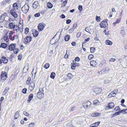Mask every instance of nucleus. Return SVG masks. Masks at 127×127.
<instances>
[{"mask_svg": "<svg viewBox=\"0 0 127 127\" xmlns=\"http://www.w3.org/2000/svg\"><path fill=\"white\" fill-rule=\"evenodd\" d=\"M7 46L6 44L5 43H1V47L3 48H6Z\"/></svg>", "mask_w": 127, "mask_h": 127, "instance_id": "obj_36", "label": "nucleus"}, {"mask_svg": "<svg viewBox=\"0 0 127 127\" xmlns=\"http://www.w3.org/2000/svg\"><path fill=\"white\" fill-rule=\"evenodd\" d=\"M55 73L54 72H52L51 74L50 77L51 78L54 79L55 77Z\"/></svg>", "mask_w": 127, "mask_h": 127, "instance_id": "obj_34", "label": "nucleus"}, {"mask_svg": "<svg viewBox=\"0 0 127 127\" xmlns=\"http://www.w3.org/2000/svg\"><path fill=\"white\" fill-rule=\"evenodd\" d=\"M23 114L26 116L29 117L30 115L26 111H25L23 112Z\"/></svg>", "mask_w": 127, "mask_h": 127, "instance_id": "obj_48", "label": "nucleus"}, {"mask_svg": "<svg viewBox=\"0 0 127 127\" xmlns=\"http://www.w3.org/2000/svg\"><path fill=\"white\" fill-rule=\"evenodd\" d=\"M9 87H6L3 92V94L4 95H5L9 90Z\"/></svg>", "mask_w": 127, "mask_h": 127, "instance_id": "obj_23", "label": "nucleus"}, {"mask_svg": "<svg viewBox=\"0 0 127 127\" xmlns=\"http://www.w3.org/2000/svg\"><path fill=\"white\" fill-rule=\"evenodd\" d=\"M14 51V53L15 54H17L18 53V48H15L13 50Z\"/></svg>", "mask_w": 127, "mask_h": 127, "instance_id": "obj_49", "label": "nucleus"}, {"mask_svg": "<svg viewBox=\"0 0 127 127\" xmlns=\"http://www.w3.org/2000/svg\"><path fill=\"white\" fill-rule=\"evenodd\" d=\"M35 87V83L33 82H31L29 86L28 90L31 91L34 89Z\"/></svg>", "mask_w": 127, "mask_h": 127, "instance_id": "obj_10", "label": "nucleus"}, {"mask_svg": "<svg viewBox=\"0 0 127 127\" xmlns=\"http://www.w3.org/2000/svg\"><path fill=\"white\" fill-rule=\"evenodd\" d=\"M7 13H3L2 15L1 16L3 17H4V18H5V17H6L7 16Z\"/></svg>", "mask_w": 127, "mask_h": 127, "instance_id": "obj_58", "label": "nucleus"}, {"mask_svg": "<svg viewBox=\"0 0 127 127\" xmlns=\"http://www.w3.org/2000/svg\"><path fill=\"white\" fill-rule=\"evenodd\" d=\"M29 5L27 4H25L21 8L22 10V12L24 14H26L29 10Z\"/></svg>", "mask_w": 127, "mask_h": 127, "instance_id": "obj_3", "label": "nucleus"}, {"mask_svg": "<svg viewBox=\"0 0 127 127\" xmlns=\"http://www.w3.org/2000/svg\"><path fill=\"white\" fill-rule=\"evenodd\" d=\"M78 64L76 63L73 64L71 66V68L73 70H74L75 68L76 65H78Z\"/></svg>", "mask_w": 127, "mask_h": 127, "instance_id": "obj_29", "label": "nucleus"}, {"mask_svg": "<svg viewBox=\"0 0 127 127\" xmlns=\"http://www.w3.org/2000/svg\"><path fill=\"white\" fill-rule=\"evenodd\" d=\"M67 80V79L66 77L65 78L64 77H61L60 78H59V81L60 83H62L64 81H66Z\"/></svg>", "mask_w": 127, "mask_h": 127, "instance_id": "obj_18", "label": "nucleus"}, {"mask_svg": "<svg viewBox=\"0 0 127 127\" xmlns=\"http://www.w3.org/2000/svg\"><path fill=\"white\" fill-rule=\"evenodd\" d=\"M80 58L78 57H77L75 58V60L76 61H77V62L79 61L80 60Z\"/></svg>", "mask_w": 127, "mask_h": 127, "instance_id": "obj_62", "label": "nucleus"}, {"mask_svg": "<svg viewBox=\"0 0 127 127\" xmlns=\"http://www.w3.org/2000/svg\"><path fill=\"white\" fill-rule=\"evenodd\" d=\"M69 52L70 51H69L67 50H66V54L65 55L64 57H66V56L67 55V58H68L69 56L70 55Z\"/></svg>", "mask_w": 127, "mask_h": 127, "instance_id": "obj_38", "label": "nucleus"}, {"mask_svg": "<svg viewBox=\"0 0 127 127\" xmlns=\"http://www.w3.org/2000/svg\"><path fill=\"white\" fill-rule=\"evenodd\" d=\"M93 116L94 117L99 116L101 115V114L100 113H95L92 114Z\"/></svg>", "mask_w": 127, "mask_h": 127, "instance_id": "obj_28", "label": "nucleus"}, {"mask_svg": "<svg viewBox=\"0 0 127 127\" xmlns=\"http://www.w3.org/2000/svg\"><path fill=\"white\" fill-rule=\"evenodd\" d=\"M99 102V101L98 100H94V104L95 105H96L98 104Z\"/></svg>", "mask_w": 127, "mask_h": 127, "instance_id": "obj_50", "label": "nucleus"}, {"mask_svg": "<svg viewBox=\"0 0 127 127\" xmlns=\"http://www.w3.org/2000/svg\"><path fill=\"white\" fill-rule=\"evenodd\" d=\"M110 95L111 97H114L116 95V93L114 91H112L109 94L108 96Z\"/></svg>", "mask_w": 127, "mask_h": 127, "instance_id": "obj_32", "label": "nucleus"}, {"mask_svg": "<svg viewBox=\"0 0 127 127\" xmlns=\"http://www.w3.org/2000/svg\"><path fill=\"white\" fill-rule=\"evenodd\" d=\"M91 103L89 101H85L82 103V105L84 107L85 109L89 108L91 104Z\"/></svg>", "mask_w": 127, "mask_h": 127, "instance_id": "obj_5", "label": "nucleus"}, {"mask_svg": "<svg viewBox=\"0 0 127 127\" xmlns=\"http://www.w3.org/2000/svg\"><path fill=\"white\" fill-rule=\"evenodd\" d=\"M100 122H96L94 124H92L93 125H94L95 127H96L98 126L100 123Z\"/></svg>", "mask_w": 127, "mask_h": 127, "instance_id": "obj_40", "label": "nucleus"}, {"mask_svg": "<svg viewBox=\"0 0 127 127\" xmlns=\"http://www.w3.org/2000/svg\"><path fill=\"white\" fill-rule=\"evenodd\" d=\"M2 62L4 64H6L7 63L8 61L7 58L5 56H3L1 57Z\"/></svg>", "mask_w": 127, "mask_h": 127, "instance_id": "obj_13", "label": "nucleus"}, {"mask_svg": "<svg viewBox=\"0 0 127 127\" xmlns=\"http://www.w3.org/2000/svg\"><path fill=\"white\" fill-rule=\"evenodd\" d=\"M90 40V38L89 37H88L87 39H85L84 40V41L83 42V44H84L86 43L87 41H89Z\"/></svg>", "mask_w": 127, "mask_h": 127, "instance_id": "obj_45", "label": "nucleus"}, {"mask_svg": "<svg viewBox=\"0 0 127 127\" xmlns=\"http://www.w3.org/2000/svg\"><path fill=\"white\" fill-rule=\"evenodd\" d=\"M13 29L14 31H16V32L20 31L21 32L23 31V27H19V26L17 25H15Z\"/></svg>", "mask_w": 127, "mask_h": 127, "instance_id": "obj_4", "label": "nucleus"}, {"mask_svg": "<svg viewBox=\"0 0 127 127\" xmlns=\"http://www.w3.org/2000/svg\"><path fill=\"white\" fill-rule=\"evenodd\" d=\"M78 9L80 11H81L82 10V6L81 5H79L78 6Z\"/></svg>", "mask_w": 127, "mask_h": 127, "instance_id": "obj_53", "label": "nucleus"}, {"mask_svg": "<svg viewBox=\"0 0 127 127\" xmlns=\"http://www.w3.org/2000/svg\"><path fill=\"white\" fill-rule=\"evenodd\" d=\"M91 30V29H90L89 28H88V27L86 28L85 29V31L89 33L90 34L91 33H90V30Z\"/></svg>", "mask_w": 127, "mask_h": 127, "instance_id": "obj_51", "label": "nucleus"}, {"mask_svg": "<svg viewBox=\"0 0 127 127\" xmlns=\"http://www.w3.org/2000/svg\"><path fill=\"white\" fill-rule=\"evenodd\" d=\"M20 112V111H17L15 113L14 119H17L20 116L19 113Z\"/></svg>", "mask_w": 127, "mask_h": 127, "instance_id": "obj_19", "label": "nucleus"}, {"mask_svg": "<svg viewBox=\"0 0 127 127\" xmlns=\"http://www.w3.org/2000/svg\"><path fill=\"white\" fill-rule=\"evenodd\" d=\"M31 80V78L30 77H28V80L26 82L27 84L29 85L30 84V82Z\"/></svg>", "mask_w": 127, "mask_h": 127, "instance_id": "obj_39", "label": "nucleus"}, {"mask_svg": "<svg viewBox=\"0 0 127 127\" xmlns=\"http://www.w3.org/2000/svg\"><path fill=\"white\" fill-rule=\"evenodd\" d=\"M29 31V29L28 28H26L25 30V34H27Z\"/></svg>", "mask_w": 127, "mask_h": 127, "instance_id": "obj_43", "label": "nucleus"}, {"mask_svg": "<svg viewBox=\"0 0 127 127\" xmlns=\"http://www.w3.org/2000/svg\"><path fill=\"white\" fill-rule=\"evenodd\" d=\"M71 22V20L70 19H67L66 20V23L67 24H69Z\"/></svg>", "mask_w": 127, "mask_h": 127, "instance_id": "obj_59", "label": "nucleus"}, {"mask_svg": "<svg viewBox=\"0 0 127 127\" xmlns=\"http://www.w3.org/2000/svg\"><path fill=\"white\" fill-rule=\"evenodd\" d=\"M44 90L42 88H39V91L37 94V96L39 99H41L43 98L44 95Z\"/></svg>", "mask_w": 127, "mask_h": 127, "instance_id": "obj_1", "label": "nucleus"}, {"mask_svg": "<svg viewBox=\"0 0 127 127\" xmlns=\"http://www.w3.org/2000/svg\"><path fill=\"white\" fill-rule=\"evenodd\" d=\"M66 76L67 77L66 78L67 79V80H68L71 79L73 77V76L71 73H69L67 74Z\"/></svg>", "mask_w": 127, "mask_h": 127, "instance_id": "obj_20", "label": "nucleus"}, {"mask_svg": "<svg viewBox=\"0 0 127 127\" xmlns=\"http://www.w3.org/2000/svg\"><path fill=\"white\" fill-rule=\"evenodd\" d=\"M112 42L111 41L108 40H107L106 42V43L107 45H111L112 44Z\"/></svg>", "mask_w": 127, "mask_h": 127, "instance_id": "obj_35", "label": "nucleus"}, {"mask_svg": "<svg viewBox=\"0 0 127 127\" xmlns=\"http://www.w3.org/2000/svg\"><path fill=\"white\" fill-rule=\"evenodd\" d=\"M27 89L26 88L23 89L22 91V92L24 94H26L27 93Z\"/></svg>", "mask_w": 127, "mask_h": 127, "instance_id": "obj_42", "label": "nucleus"}, {"mask_svg": "<svg viewBox=\"0 0 127 127\" xmlns=\"http://www.w3.org/2000/svg\"><path fill=\"white\" fill-rule=\"evenodd\" d=\"M4 40L7 42H8L9 41V40L8 37L6 36H5L3 37Z\"/></svg>", "mask_w": 127, "mask_h": 127, "instance_id": "obj_31", "label": "nucleus"}, {"mask_svg": "<svg viewBox=\"0 0 127 127\" xmlns=\"http://www.w3.org/2000/svg\"><path fill=\"white\" fill-rule=\"evenodd\" d=\"M67 1V0H65L63 2L61 6L62 7H65Z\"/></svg>", "mask_w": 127, "mask_h": 127, "instance_id": "obj_30", "label": "nucleus"}, {"mask_svg": "<svg viewBox=\"0 0 127 127\" xmlns=\"http://www.w3.org/2000/svg\"><path fill=\"white\" fill-rule=\"evenodd\" d=\"M44 28V26L42 23H39L37 26L39 32H41L43 31Z\"/></svg>", "mask_w": 127, "mask_h": 127, "instance_id": "obj_9", "label": "nucleus"}, {"mask_svg": "<svg viewBox=\"0 0 127 127\" xmlns=\"http://www.w3.org/2000/svg\"><path fill=\"white\" fill-rule=\"evenodd\" d=\"M127 110V108L126 109H124V110H122V113L123 114H125V113H126V112H125V111Z\"/></svg>", "mask_w": 127, "mask_h": 127, "instance_id": "obj_61", "label": "nucleus"}, {"mask_svg": "<svg viewBox=\"0 0 127 127\" xmlns=\"http://www.w3.org/2000/svg\"><path fill=\"white\" fill-rule=\"evenodd\" d=\"M114 106V104L113 102H111L109 103L108 105L106 106L105 108V110H107L109 109L112 108Z\"/></svg>", "mask_w": 127, "mask_h": 127, "instance_id": "obj_7", "label": "nucleus"}, {"mask_svg": "<svg viewBox=\"0 0 127 127\" xmlns=\"http://www.w3.org/2000/svg\"><path fill=\"white\" fill-rule=\"evenodd\" d=\"M81 34V32H78L77 34V37H79Z\"/></svg>", "mask_w": 127, "mask_h": 127, "instance_id": "obj_60", "label": "nucleus"}, {"mask_svg": "<svg viewBox=\"0 0 127 127\" xmlns=\"http://www.w3.org/2000/svg\"><path fill=\"white\" fill-rule=\"evenodd\" d=\"M94 57V56L93 55H89L88 57V59L89 60H91Z\"/></svg>", "mask_w": 127, "mask_h": 127, "instance_id": "obj_55", "label": "nucleus"}, {"mask_svg": "<svg viewBox=\"0 0 127 127\" xmlns=\"http://www.w3.org/2000/svg\"><path fill=\"white\" fill-rule=\"evenodd\" d=\"M15 25L14 23H11L9 24L8 25V26L10 29H12L13 28Z\"/></svg>", "mask_w": 127, "mask_h": 127, "instance_id": "obj_24", "label": "nucleus"}, {"mask_svg": "<svg viewBox=\"0 0 127 127\" xmlns=\"http://www.w3.org/2000/svg\"><path fill=\"white\" fill-rule=\"evenodd\" d=\"M22 57V55H20L18 56V59L20 60H21Z\"/></svg>", "mask_w": 127, "mask_h": 127, "instance_id": "obj_64", "label": "nucleus"}, {"mask_svg": "<svg viewBox=\"0 0 127 127\" xmlns=\"http://www.w3.org/2000/svg\"><path fill=\"white\" fill-rule=\"evenodd\" d=\"M32 37L30 36H26L24 39V42L25 44L29 43L31 41Z\"/></svg>", "mask_w": 127, "mask_h": 127, "instance_id": "obj_6", "label": "nucleus"}, {"mask_svg": "<svg viewBox=\"0 0 127 127\" xmlns=\"http://www.w3.org/2000/svg\"><path fill=\"white\" fill-rule=\"evenodd\" d=\"M32 34L33 36L35 37H37L38 35V32L36 30H34L32 31Z\"/></svg>", "mask_w": 127, "mask_h": 127, "instance_id": "obj_15", "label": "nucleus"}, {"mask_svg": "<svg viewBox=\"0 0 127 127\" xmlns=\"http://www.w3.org/2000/svg\"><path fill=\"white\" fill-rule=\"evenodd\" d=\"M70 36L69 35L67 34L65 37V41H67L69 39Z\"/></svg>", "mask_w": 127, "mask_h": 127, "instance_id": "obj_33", "label": "nucleus"}, {"mask_svg": "<svg viewBox=\"0 0 127 127\" xmlns=\"http://www.w3.org/2000/svg\"><path fill=\"white\" fill-rule=\"evenodd\" d=\"M4 17H3L1 16L0 17V22H3L4 20Z\"/></svg>", "mask_w": 127, "mask_h": 127, "instance_id": "obj_52", "label": "nucleus"}, {"mask_svg": "<svg viewBox=\"0 0 127 127\" xmlns=\"http://www.w3.org/2000/svg\"><path fill=\"white\" fill-rule=\"evenodd\" d=\"M40 15L39 13H36L34 14V16L35 17H39Z\"/></svg>", "mask_w": 127, "mask_h": 127, "instance_id": "obj_56", "label": "nucleus"}, {"mask_svg": "<svg viewBox=\"0 0 127 127\" xmlns=\"http://www.w3.org/2000/svg\"><path fill=\"white\" fill-rule=\"evenodd\" d=\"M14 32L12 31H10L9 32V36H12V35L13 34Z\"/></svg>", "mask_w": 127, "mask_h": 127, "instance_id": "obj_63", "label": "nucleus"}, {"mask_svg": "<svg viewBox=\"0 0 127 127\" xmlns=\"http://www.w3.org/2000/svg\"><path fill=\"white\" fill-rule=\"evenodd\" d=\"M91 52V53H94L95 51V48L93 47H91L90 48Z\"/></svg>", "mask_w": 127, "mask_h": 127, "instance_id": "obj_47", "label": "nucleus"}, {"mask_svg": "<svg viewBox=\"0 0 127 127\" xmlns=\"http://www.w3.org/2000/svg\"><path fill=\"white\" fill-rule=\"evenodd\" d=\"M50 66V64L48 63H46L44 65V67L46 69H47L48 68H49Z\"/></svg>", "mask_w": 127, "mask_h": 127, "instance_id": "obj_37", "label": "nucleus"}, {"mask_svg": "<svg viewBox=\"0 0 127 127\" xmlns=\"http://www.w3.org/2000/svg\"><path fill=\"white\" fill-rule=\"evenodd\" d=\"M13 9L14 10H17L18 9V3L17 2L14 3L13 5Z\"/></svg>", "mask_w": 127, "mask_h": 127, "instance_id": "obj_16", "label": "nucleus"}, {"mask_svg": "<svg viewBox=\"0 0 127 127\" xmlns=\"http://www.w3.org/2000/svg\"><path fill=\"white\" fill-rule=\"evenodd\" d=\"M53 5L50 2H48L47 4V6L49 8H51L53 7Z\"/></svg>", "mask_w": 127, "mask_h": 127, "instance_id": "obj_27", "label": "nucleus"}, {"mask_svg": "<svg viewBox=\"0 0 127 127\" xmlns=\"http://www.w3.org/2000/svg\"><path fill=\"white\" fill-rule=\"evenodd\" d=\"M8 77L7 73L5 71H2L0 75V79L2 81H5Z\"/></svg>", "mask_w": 127, "mask_h": 127, "instance_id": "obj_2", "label": "nucleus"}, {"mask_svg": "<svg viewBox=\"0 0 127 127\" xmlns=\"http://www.w3.org/2000/svg\"><path fill=\"white\" fill-rule=\"evenodd\" d=\"M90 63L91 65L93 66H95L97 64V63L95 61H91Z\"/></svg>", "mask_w": 127, "mask_h": 127, "instance_id": "obj_22", "label": "nucleus"}, {"mask_svg": "<svg viewBox=\"0 0 127 127\" xmlns=\"http://www.w3.org/2000/svg\"><path fill=\"white\" fill-rule=\"evenodd\" d=\"M77 27V23H74L73 24V26L72 27V29H70L69 31H72V32H73L74 31V30Z\"/></svg>", "mask_w": 127, "mask_h": 127, "instance_id": "obj_26", "label": "nucleus"}, {"mask_svg": "<svg viewBox=\"0 0 127 127\" xmlns=\"http://www.w3.org/2000/svg\"><path fill=\"white\" fill-rule=\"evenodd\" d=\"M78 108L74 105L72 106L69 109L70 112L75 111L77 110Z\"/></svg>", "mask_w": 127, "mask_h": 127, "instance_id": "obj_14", "label": "nucleus"}, {"mask_svg": "<svg viewBox=\"0 0 127 127\" xmlns=\"http://www.w3.org/2000/svg\"><path fill=\"white\" fill-rule=\"evenodd\" d=\"M99 88H96L94 90L95 92V93L96 94L100 93V91H99Z\"/></svg>", "mask_w": 127, "mask_h": 127, "instance_id": "obj_41", "label": "nucleus"}, {"mask_svg": "<svg viewBox=\"0 0 127 127\" xmlns=\"http://www.w3.org/2000/svg\"><path fill=\"white\" fill-rule=\"evenodd\" d=\"M101 18L100 16H96V19L97 22H99L100 21Z\"/></svg>", "mask_w": 127, "mask_h": 127, "instance_id": "obj_46", "label": "nucleus"}, {"mask_svg": "<svg viewBox=\"0 0 127 127\" xmlns=\"http://www.w3.org/2000/svg\"><path fill=\"white\" fill-rule=\"evenodd\" d=\"M9 37L10 39L12 40H14V36H9Z\"/></svg>", "mask_w": 127, "mask_h": 127, "instance_id": "obj_57", "label": "nucleus"}, {"mask_svg": "<svg viewBox=\"0 0 127 127\" xmlns=\"http://www.w3.org/2000/svg\"><path fill=\"white\" fill-rule=\"evenodd\" d=\"M99 25L101 28L106 27L108 26V24L107 22H105L104 21H102L101 22Z\"/></svg>", "mask_w": 127, "mask_h": 127, "instance_id": "obj_8", "label": "nucleus"}, {"mask_svg": "<svg viewBox=\"0 0 127 127\" xmlns=\"http://www.w3.org/2000/svg\"><path fill=\"white\" fill-rule=\"evenodd\" d=\"M15 10L14 9H11L10 11V13L15 18H17L18 17V15L17 13L15 11Z\"/></svg>", "mask_w": 127, "mask_h": 127, "instance_id": "obj_11", "label": "nucleus"}, {"mask_svg": "<svg viewBox=\"0 0 127 127\" xmlns=\"http://www.w3.org/2000/svg\"><path fill=\"white\" fill-rule=\"evenodd\" d=\"M38 5V2L37 1H35L33 3L32 5V7L34 9L36 8Z\"/></svg>", "mask_w": 127, "mask_h": 127, "instance_id": "obj_21", "label": "nucleus"}, {"mask_svg": "<svg viewBox=\"0 0 127 127\" xmlns=\"http://www.w3.org/2000/svg\"><path fill=\"white\" fill-rule=\"evenodd\" d=\"M120 107L119 106H118L117 107H116L114 109V110H115L116 111H117V110H120Z\"/></svg>", "mask_w": 127, "mask_h": 127, "instance_id": "obj_54", "label": "nucleus"}, {"mask_svg": "<svg viewBox=\"0 0 127 127\" xmlns=\"http://www.w3.org/2000/svg\"><path fill=\"white\" fill-rule=\"evenodd\" d=\"M33 96V95L32 94H31L29 96V99L27 100V102L28 103H30L32 99Z\"/></svg>", "mask_w": 127, "mask_h": 127, "instance_id": "obj_17", "label": "nucleus"}, {"mask_svg": "<svg viewBox=\"0 0 127 127\" xmlns=\"http://www.w3.org/2000/svg\"><path fill=\"white\" fill-rule=\"evenodd\" d=\"M56 36L55 35L53 38L51 39L50 41V43L51 44H55L56 42V40L54 39L55 36Z\"/></svg>", "mask_w": 127, "mask_h": 127, "instance_id": "obj_25", "label": "nucleus"}, {"mask_svg": "<svg viewBox=\"0 0 127 127\" xmlns=\"http://www.w3.org/2000/svg\"><path fill=\"white\" fill-rule=\"evenodd\" d=\"M35 125L34 123H30L28 127H33Z\"/></svg>", "mask_w": 127, "mask_h": 127, "instance_id": "obj_44", "label": "nucleus"}, {"mask_svg": "<svg viewBox=\"0 0 127 127\" xmlns=\"http://www.w3.org/2000/svg\"><path fill=\"white\" fill-rule=\"evenodd\" d=\"M15 47V46L14 44L12 43L9 45L8 47V49L9 50L12 51L14 50Z\"/></svg>", "mask_w": 127, "mask_h": 127, "instance_id": "obj_12", "label": "nucleus"}]
</instances>
